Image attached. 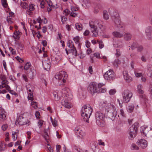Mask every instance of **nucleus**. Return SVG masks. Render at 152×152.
<instances>
[{
    "mask_svg": "<svg viewBox=\"0 0 152 152\" xmlns=\"http://www.w3.org/2000/svg\"><path fill=\"white\" fill-rule=\"evenodd\" d=\"M146 72L148 76L152 78V65H148L147 66Z\"/></svg>",
    "mask_w": 152,
    "mask_h": 152,
    "instance_id": "a211bd4d",
    "label": "nucleus"
},
{
    "mask_svg": "<svg viewBox=\"0 0 152 152\" xmlns=\"http://www.w3.org/2000/svg\"><path fill=\"white\" fill-rule=\"evenodd\" d=\"M147 136L148 137L152 136V129L150 128L148 132Z\"/></svg>",
    "mask_w": 152,
    "mask_h": 152,
    "instance_id": "774afa93",
    "label": "nucleus"
},
{
    "mask_svg": "<svg viewBox=\"0 0 152 152\" xmlns=\"http://www.w3.org/2000/svg\"><path fill=\"white\" fill-rule=\"evenodd\" d=\"M137 48V51L139 52H141L143 49V47L141 45H138Z\"/></svg>",
    "mask_w": 152,
    "mask_h": 152,
    "instance_id": "864d4df0",
    "label": "nucleus"
},
{
    "mask_svg": "<svg viewBox=\"0 0 152 152\" xmlns=\"http://www.w3.org/2000/svg\"><path fill=\"white\" fill-rule=\"evenodd\" d=\"M116 92V91L115 89H111L109 91V94L110 95H114L115 94Z\"/></svg>",
    "mask_w": 152,
    "mask_h": 152,
    "instance_id": "6e6d98bb",
    "label": "nucleus"
},
{
    "mask_svg": "<svg viewBox=\"0 0 152 152\" xmlns=\"http://www.w3.org/2000/svg\"><path fill=\"white\" fill-rule=\"evenodd\" d=\"M37 103L35 102H31V105L34 108H36L37 107Z\"/></svg>",
    "mask_w": 152,
    "mask_h": 152,
    "instance_id": "052dcab7",
    "label": "nucleus"
},
{
    "mask_svg": "<svg viewBox=\"0 0 152 152\" xmlns=\"http://www.w3.org/2000/svg\"><path fill=\"white\" fill-rule=\"evenodd\" d=\"M75 26L78 31H81L83 29L82 25L80 23H77L75 24Z\"/></svg>",
    "mask_w": 152,
    "mask_h": 152,
    "instance_id": "c756f323",
    "label": "nucleus"
},
{
    "mask_svg": "<svg viewBox=\"0 0 152 152\" xmlns=\"http://www.w3.org/2000/svg\"><path fill=\"white\" fill-rule=\"evenodd\" d=\"M134 108V105L133 104H131L128 106L127 110L129 112H132L133 111Z\"/></svg>",
    "mask_w": 152,
    "mask_h": 152,
    "instance_id": "cd10ccee",
    "label": "nucleus"
},
{
    "mask_svg": "<svg viewBox=\"0 0 152 152\" xmlns=\"http://www.w3.org/2000/svg\"><path fill=\"white\" fill-rule=\"evenodd\" d=\"M143 88L141 84L138 85L137 86V92L140 94H143L144 91L142 89Z\"/></svg>",
    "mask_w": 152,
    "mask_h": 152,
    "instance_id": "bb28decb",
    "label": "nucleus"
},
{
    "mask_svg": "<svg viewBox=\"0 0 152 152\" xmlns=\"http://www.w3.org/2000/svg\"><path fill=\"white\" fill-rule=\"evenodd\" d=\"M80 38L78 36H76L73 39L74 41L76 43H78L79 41Z\"/></svg>",
    "mask_w": 152,
    "mask_h": 152,
    "instance_id": "5fc2aeb1",
    "label": "nucleus"
},
{
    "mask_svg": "<svg viewBox=\"0 0 152 152\" xmlns=\"http://www.w3.org/2000/svg\"><path fill=\"white\" fill-rule=\"evenodd\" d=\"M21 6L24 9H26L28 7V5L25 2H22L21 3Z\"/></svg>",
    "mask_w": 152,
    "mask_h": 152,
    "instance_id": "8fccbe9b",
    "label": "nucleus"
},
{
    "mask_svg": "<svg viewBox=\"0 0 152 152\" xmlns=\"http://www.w3.org/2000/svg\"><path fill=\"white\" fill-rule=\"evenodd\" d=\"M123 75L124 78L125 80L127 82H129L132 81V77L129 75L127 72L126 71L123 72Z\"/></svg>",
    "mask_w": 152,
    "mask_h": 152,
    "instance_id": "f3484780",
    "label": "nucleus"
},
{
    "mask_svg": "<svg viewBox=\"0 0 152 152\" xmlns=\"http://www.w3.org/2000/svg\"><path fill=\"white\" fill-rule=\"evenodd\" d=\"M6 146V145L3 143L0 142V151H4Z\"/></svg>",
    "mask_w": 152,
    "mask_h": 152,
    "instance_id": "a19ab883",
    "label": "nucleus"
},
{
    "mask_svg": "<svg viewBox=\"0 0 152 152\" xmlns=\"http://www.w3.org/2000/svg\"><path fill=\"white\" fill-rule=\"evenodd\" d=\"M120 41H119L116 43L115 42L113 44V46L114 47L116 48H121L123 46V45Z\"/></svg>",
    "mask_w": 152,
    "mask_h": 152,
    "instance_id": "2f4dec72",
    "label": "nucleus"
},
{
    "mask_svg": "<svg viewBox=\"0 0 152 152\" xmlns=\"http://www.w3.org/2000/svg\"><path fill=\"white\" fill-rule=\"evenodd\" d=\"M43 121L42 120H39L38 122V126L39 128L41 127L43 124Z\"/></svg>",
    "mask_w": 152,
    "mask_h": 152,
    "instance_id": "4d7b16f0",
    "label": "nucleus"
},
{
    "mask_svg": "<svg viewBox=\"0 0 152 152\" xmlns=\"http://www.w3.org/2000/svg\"><path fill=\"white\" fill-rule=\"evenodd\" d=\"M48 148V152H53V150L51 146L48 144H47Z\"/></svg>",
    "mask_w": 152,
    "mask_h": 152,
    "instance_id": "69168bd1",
    "label": "nucleus"
},
{
    "mask_svg": "<svg viewBox=\"0 0 152 152\" xmlns=\"http://www.w3.org/2000/svg\"><path fill=\"white\" fill-rule=\"evenodd\" d=\"M112 34L114 37H116L121 38L124 36V34L117 31H114Z\"/></svg>",
    "mask_w": 152,
    "mask_h": 152,
    "instance_id": "412c9836",
    "label": "nucleus"
},
{
    "mask_svg": "<svg viewBox=\"0 0 152 152\" xmlns=\"http://www.w3.org/2000/svg\"><path fill=\"white\" fill-rule=\"evenodd\" d=\"M59 56L56 54L54 55H51V56L52 60L54 61H57L59 60Z\"/></svg>",
    "mask_w": 152,
    "mask_h": 152,
    "instance_id": "c85d7f7f",
    "label": "nucleus"
},
{
    "mask_svg": "<svg viewBox=\"0 0 152 152\" xmlns=\"http://www.w3.org/2000/svg\"><path fill=\"white\" fill-rule=\"evenodd\" d=\"M64 12L65 13V15L66 16H67L69 14H70V11L69 10H68L67 9H66L65 10Z\"/></svg>",
    "mask_w": 152,
    "mask_h": 152,
    "instance_id": "0e129e2a",
    "label": "nucleus"
},
{
    "mask_svg": "<svg viewBox=\"0 0 152 152\" xmlns=\"http://www.w3.org/2000/svg\"><path fill=\"white\" fill-rule=\"evenodd\" d=\"M1 2L2 5L5 8H7L8 7V4L6 0H1Z\"/></svg>",
    "mask_w": 152,
    "mask_h": 152,
    "instance_id": "ea45409f",
    "label": "nucleus"
},
{
    "mask_svg": "<svg viewBox=\"0 0 152 152\" xmlns=\"http://www.w3.org/2000/svg\"><path fill=\"white\" fill-rule=\"evenodd\" d=\"M68 101L67 100L63 99L62 100L61 103L65 107L69 108L71 107V106Z\"/></svg>",
    "mask_w": 152,
    "mask_h": 152,
    "instance_id": "aec40b11",
    "label": "nucleus"
},
{
    "mask_svg": "<svg viewBox=\"0 0 152 152\" xmlns=\"http://www.w3.org/2000/svg\"><path fill=\"white\" fill-rule=\"evenodd\" d=\"M104 118V115L101 112H97L96 113V122L98 126L103 127L105 125Z\"/></svg>",
    "mask_w": 152,
    "mask_h": 152,
    "instance_id": "39448f33",
    "label": "nucleus"
},
{
    "mask_svg": "<svg viewBox=\"0 0 152 152\" xmlns=\"http://www.w3.org/2000/svg\"><path fill=\"white\" fill-rule=\"evenodd\" d=\"M67 46L68 47L70 48H72V47L74 46L73 42L71 40H69L68 41Z\"/></svg>",
    "mask_w": 152,
    "mask_h": 152,
    "instance_id": "e433bc0d",
    "label": "nucleus"
},
{
    "mask_svg": "<svg viewBox=\"0 0 152 152\" xmlns=\"http://www.w3.org/2000/svg\"><path fill=\"white\" fill-rule=\"evenodd\" d=\"M13 37L15 39H19L20 37V33L18 31L14 32Z\"/></svg>",
    "mask_w": 152,
    "mask_h": 152,
    "instance_id": "7c9ffc66",
    "label": "nucleus"
},
{
    "mask_svg": "<svg viewBox=\"0 0 152 152\" xmlns=\"http://www.w3.org/2000/svg\"><path fill=\"white\" fill-rule=\"evenodd\" d=\"M140 99H143L145 101H146L147 99L146 96L143 93V94H140Z\"/></svg>",
    "mask_w": 152,
    "mask_h": 152,
    "instance_id": "09e8293b",
    "label": "nucleus"
},
{
    "mask_svg": "<svg viewBox=\"0 0 152 152\" xmlns=\"http://www.w3.org/2000/svg\"><path fill=\"white\" fill-rule=\"evenodd\" d=\"M4 88H5L7 90H10V87L8 85L6 84H0V88L2 89Z\"/></svg>",
    "mask_w": 152,
    "mask_h": 152,
    "instance_id": "473e14b6",
    "label": "nucleus"
},
{
    "mask_svg": "<svg viewBox=\"0 0 152 152\" xmlns=\"http://www.w3.org/2000/svg\"><path fill=\"white\" fill-rule=\"evenodd\" d=\"M124 39L128 41L132 37L131 34L127 32H124Z\"/></svg>",
    "mask_w": 152,
    "mask_h": 152,
    "instance_id": "4be33fe9",
    "label": "nucleus"
},
{
    "mask_svg": "<svg viewBox=\"0 0 152 152\" xmlns=\"http://www.w3.org/2000/svg\"><path fill=\"white\" fill-rule=\"evenodd\" d=\"M67 77V75L66 72L64 71H61L58 73L56 75H55V78L53 80H58V82L61 81L64 83L66 81L65 79Z\"/></svg>",
    "mask_w": 152,
    "mask_h": 152,
    "instance_id": "0eeeda50",
    "label": "nucleus"
},
{
    "mask_svg": "<svg viewBox=\"0 0 152 152\" xmlns=\"http://www.w3.org/2000/svg\"><path fill=\"white\" fill-rule=\"evenodd\" d=\"M150 129V127L148 126H142L140 128V131L142 133H143L145 136H147L148 132L149 130Z\"/></svg>",
    "mask_w": 152,
    "mask_h": 152,
    "instance_id": "dca6fc26",
    "label": "nucleus"
},
{
    "mask_svg": "<svg viewBox=\"0 0 152 152\" xmlns=\"http://www.w3.org/2000/svg\"><path fill=\"white\" fill-rule=\"evenodd\" d=\"M9 92L12 94L14 95L15 96H17L18 95L14 91L11 90V89L10 90H8Z\"/></svg>",
    "mask_w": 152,
    "mask_h": 152,
    "instance_id": "13d9d810",
    "label": "nucleus"
},
{
    "mask_svg": "<svg viewBox=\"0 0 152 152\" xmlns=\"http://www.w3.org/2000/svg\"><path fill=\"white\" fill-rule=\"evenodd\" d=\"M9 49L12 55H15L16 54V52L14 49H13L12 47L9 48Z\"/></svg>",
    "mask_w": 152,
    "mask_h": 152,
    "instance_id": "de8ad7c7",
    "label": "nucleus"
},
{
    "mask_svg": "<svg viewBox=\"0 0 152 152\" xmlns=\"http://www.w3.org/2000/svg\"><path fill=\"white\" fill-rule=\"evenodd\" d=\"M75 132L78 137L80 138H83L85 136V133L83 130V128L81 126H76L74 129Z\"/></svg>",
    "mask_w": 152,
    "mask_h": 152,
    "instance_id": "9d476101",
    "label": "nucleus"
},
{
    "mask_svg": "<svg viewBox=\"0 0 152 152\" xmlns=\"http://www.w3.org/2000/svg\"><path fill=\"white\" fill-rule=\"evenodd\" d=\"M106 91V89L105 88H102L98 90V91L99 93H103L105 92Z\"/></svg>",
    "mask_w": 152,
    "mask_h": 152,
    "instance_id": "603ef678",
    "label": "nucleus"
},
{
    "mask_svg": "<svg viewBox=\"0 0 152 152\" xmlns=\"http://www.w3.org/2000/svg\"><path fill=\"white\" fill-rule=\"evenodd\" d=\"M62 93L63 96L64 97V99L70 101L72 99L73 96L72 93L69 88H64L62 90Z\"/></svg>",
    "mask_w": 152,
    "mask_h": 152,
    "instance_id": "6e6552de",
    "label": "nucleus"
},
{
    "mask_svg": "<svg viewBox=\"0 0 152 152\" xmlns=\"http://www.w3.org/2000/svg\"><path fill=\"white\" fill-rule=\"evenodd\" d=\"M92 110L89 104L85 105L81 110V114L83 120L86 122H88L89 118L91 114Z\"/></svg>",
    "mask_w": 152,
    "mask_h": 152,
    "instance_id": "f03ea898",
    "label": "nucleus"
},
{
    "mask_svg": "<svg viewBox=\"0 0 152 152\" xmlns=\"http://www.w3.org/2000/svg\"><path fill=\"white\" fill-rule=\"evenodd\" d=\"M132 96V92L128 90H124L122 93V101L124 103L129 102Z\"/></svg>",
    "mask_w": 152,
    "mask_h": 152,
    "instance_id": "1a4fd4ad",
    "label": "nucleus"
},
{
    "mask_svg": "<svg viewBox=\"0 0 152 152\" xmlns=\"http://www.w3.org/2000/svg\"><path fill=\"white\" fill-rule=\"evenodd\" d=\"M105 110L107 112V116L111 119H114L117 115V111L114 105L109 103L105 107Z\"/></svg>",
    "mask_w": 152,
    "mask_h": 152,
    "instance_id": "7ed1b4c3",
    "label": "nucleus"
},
{
    "mask_svg": "<svg viewBox=\"0 0 152 152\" xmlns=\"http://www.w3.org/2000/svg\"><path fill=\"white\" fill-rule=\"evenodd\" d=\"M89 26L91 28V30L93 33V37H97L99 32L97 27L99 28L101 31L105 30L106 27L104 25L103 22L100 20H96L94 21H90Z\"/></svg>",
    "mask_w": 152,
    "mask_h": 152,
    "instance_id": "f257e3e1",
    "label": "nucleus"
},
{
    "mask_svg": "<svg viewBox=\"0 0 152 152\" xmlns=\"http://www.w3.org/2000/svg\"><path fill=\"white\" fill-rule=\"evenodd\" d=\"M137 145L142 149H145L147 147L148 143L147 141L144 139L138 140L137 142Z\"/></svg>",
    "mask_w": 152,
    "mask_h": 152,
    "instance_id": "ddd939ff",
    "label": "nucleus"
},
{
    "mask_svg": "<svg viewBox=\"0 0 152 152\" xmlns=\"http://www.w3.org/2000/svg\"><path fill=\"white\" fill-rule=\"evenodd\" d=\"M138 45L135 43H133L131 46V48L132 49H134L136 48H137Z\"/></svg>",
    "mask_w": 152,
    "mask_h": 152,
    "instance_id": "3c124183",
    "label": "nucleus"
},
{
    "mask_svg": "<svg viewBox=\"0 0 152 152\" xmlns=\"http://www.w3.org/2000/svg\"><path fill=\"white\" fill-rule=\"evenodd\" d=\"M69 51L70 53H72L73 55L75 56H77V51L75 47L74 46L70 48L69 50Z\"/></svg>",
    "mask_w": 152,
    "mask_h": 152,
    "instance_id": "5701e85b",
    "label": "nucleus"
},
{
    "mask_svg": "<svg viewBox=\"0 0 152 152\" xmlns=\"http://www.w3.org/2000/svg\"><path fill=\"white\" fill-rule=\"evenodd\" d=\"M97 42L99 44V47L100 48H102L104 46L102 40H97Z\"/></svg>",
    "mask_w": 152,
    "mask_h": 152,
    "instance_id": "c03bdc74",
    "label": "nucleus"
},
{
    "mask_svg": "<svg viewBox=\"0 0 152 152\" xmlns=\"http://www.w3.org/2000/svg\"><path fill=\"white\" fill-rule=\"evenodd\" d=\"M9 83L8 82L6 79H3L1 83V84H8Z\"/></svg>",
    "mask_w": 152,
    "mask_h": 152,
    "instance_id": "e2e57ef3",
    "label": "nucleus"
},
{
    "mask_svg": "<svg viewBox=\"0 0 152 152\" xmlns=\"http://www.w3.org/2000/svg\"><path fill=\"white\" fill-rule=\"evenodd\" d=\"M67 20V18L65 16H63L61 17V21L63 24H65Z\"/></svg>",
    "mask_w": 152,
    "mask_h": 152,
    "instance_id": "a18cd8bd",
    "label": "nucleus"
},
{
    "mask_svg": "<svg viewBox=\"0 0 152 152\" xmlns=\"http://www.w3.org/2000/svg\"><path fill=\"white\" fill-rule=\"evenodd\" d=\"M112 19L115 23V25L119 29L122 28L123 29H124V26L121 23L119 17V15L116 12H114L112 16Z\"/></svg>",
    "mask_w": 152,
    "mask_h": 152,
    "instance_id": "423d86ee",
    "label": "nucleus"
},
{
    "mask_svg": "<svg viewBox=\"0 0 152 152\" xmlns=\"http://www.w3.org/2000/svg\"><path fill=\"white\" fill-rule=\"evenodd\" d=\"M121 64V61L119 59H117L115 60L113 63V65L116 67H117L118 65Z\"/></svg>",
    "mask_w": 152,
    "mask_h": 152,
    "instance_id": "72a5a7b5",
    "label": "nucleus"
},
{
    "mask_svg": "<svg viewBox=\"0 0 152 152\" xmlns=\"http://www.w3.org/2000/svg\"><path fill=\"white\" fill-rule=\"evenodd\" d=\"M145 33L147 38L148 39H151L152 35V27L148 26L146 27L145 29Z\"/></svg>",
    "mask_w": 152,
    "mask_h": 152,
    "instance_id": "4468645a",
    "label": "nucleus"
},
{
    "mask_svg": "<svg viewBox=\"0 0 152 152\" xmlns=\"http://www.w3.org/2000/svg\"><path fill=\"white\" fill-rule=\"evenodd\" d=\"M103 15L104 18V19L107 20L109 19V15L107 11H103Z\"/></svg>",
    "mask_w": 152,
    "mask_h": 152,
    "instance_id": "4c0bfd02",
    "label": "nucleus"
},
{
    "mask_svg": "<svg viewBox=\"0 0 152 152\" xmlns=\"http://www.w3.org/2000/svg\"><path fill=\"white\" fill-rule=\"evenodd\" d=\"M31 66V64L28 62L24 66V69L25 70H27L29 68L30 66Z\"/></svg>",
    "mask_w": 152,
    "mask_h": 152,
    "instance_id": "49530a36",
    "label": "nucleus"
},
{
    "mask_svg": "<svg viewBox=\"0 0 152 152\" xmlns=\"http://www.w3.org/2000/svg\"><path fill=\"white\" fill-rule=\"evenodd\" d=\"M137 123H135L133 124L128 130V138L130 140H133L135 137L137 131Z\"/></svg>",
    "mask_w": 152,
    "mask_h": 152,
    "instance_id": "20e7f679",
    "label": "nucleus"
},
{
    "mask_svg": "<svg viewBox=\"0 0 152 152\" xmlns=\"http://www.w3.org/2000/svg\"><path fill=\"white\" fill-rule=\"evenodd\" d=\"M131 149L132 150H138L139 149V147L135 144L133 143L131 145Z\"/></svg>",
    "mask_w": 152,
    "mask_h": 152,
    "instance_id": "37998d69",
    "label": "nucleus"
},
{
    "mask_svg": "<svg viewBox=\"0 0 152 152\" xmlns=\"http://www.w3.org/2000/svg\"><path fill=\"white\" fill-rule=\"evenodd\" d=\"M30 121L28 120H27L26 118H24L23 116L22 122L20 123V125H24L25 124L29 125Z\"/></svg>",
    "mask_w": 152,
    "mask_h": 152,
    "instance_id": "393cba45",
    "label": "nucleus"
},
{
    "mask_svg": "<svg viewBox=\"0 0 152 152\" xmlns=\"http://www.w3.org/2000/svg\"><path fill=\"white\" fill-rule=\"evenodd\" d=\"M42 65L44 69L48 70L50 67V63L48 60L44 61L42 62Z\"/></svg>",
    "mask_w": 152,
    "mask_h": 152,
    "instance_id": "2eb2a0df",
    "label": "nucleus"
},
{
    "mask_svg": "<svg viewBox=\"0 0 152 152\" xmlns=\"http://www.w3.org/2000/svg\"><path fill=\"white\" fill-rule=\"evenodd\" d=\"M88 91L92 95L98 91L97 84L95 82L91 83L88 87Z\"/></svg>",
    "mask_w": 152,
    "mask_h": 152,
    "instance_id": "9b49d317",
    "label": "nucleus"
},
{
    "mask_svg": "<svg viewBox=\"0 0 152 152\" xmlns=\"http://www.w3.org/2000/svg\"><path fill=\"white\" fill-rule=\"evenodd\" d=\"M107 102L106 101H103L101 102L100 103L99 106H100L101 108L104 107H106V106H107Z\"/></svg>",
    "mask_w": 152,
    "mask_h": 152,
    "instance_id": "58836bf2",
    "label": "nucleus"
},
{
    "mask_svg": "<svg viewBox=\"0 0 152 152\" xmlns=\"http://www.w3.org/2000/svg\"><path fill=\"white\" fill-rule=\"evenodd\" d=\"M8 126L7 124H4L2 126V129L3 131L6 130Z\"/></svg>",
    "mask_w": 152,
    "mask_h": 152,
    "instance_id": "bf43d9fd",
    "label": "nucleus"
},
{
    "mask_svg": "<svg viewBox=\"0 0 152 152\" xmlns=\"http://www.w3.org/2000/svg\"><path fill=\"white\" fill-rule=\"evenodd\" d=\"M5 111L2 109L0 110V121H3L6 119Z\"/></svg>",
    "mask_w": 152,
    "mask_h": 152,
    "instance_id": "6ab92c4d",
    "label": "nucleus"
},
{
    "mask_svg": "<svg viewBox=\"0 0 152 152\" xmlns=\"http://www.w3.org/2000/svg\"><path fill=\"white\" fill-rule=\"evenodd\" d=\"M28 100H31L32 101L33 100V93H29L28 92Z\"/></svg>",
    "mask_w": 152,
    "mask_h": 152,
    "instance_id": "79ce46f5",
    "label": "nucleus"
},
{
    "mask_svg": "<svg viewBox=\"0 0 152 152\" xmlns=\"http://www.w3.org/2000/svg\"><path fill=\"white\" fill-rule=\"evenodd\" d=\"M104 76L105 79L111 80L115 79V75L113 70L110 69L106 72Z\"/></svg>",
    "mask_w": 152,
    "mask_h": 152,
    "instance_id": "f8f14e48",
    "label": "nucleus"
},
{
    "mask_svg": "<svg viewBox=\"0 0 152 152\" xmlns=\"http://www.w3.org/2000/svg\"><path fill=\"white\" fill-rule=\"evenodd\" d=\"M17 132H12V137L14 141H15L17 138Z\"/></svg>",
    "mask_w": 152,
    "mask_h": 152,
    "instance_id": "f704fd0d",
    "label": "nucleus"
},
{
    "mask_svg": "<svg viewBox=\"0 0 152 152\" xmlns=\"http://www.w3.org/2000/svg\"><path fill=\"white\" fill-rule=\"evenodd\" d=\"M22 118L23 115H20L16 120L15 123L16 124H18L19 125H20V123H21L22 122Z\"/></svg>",
    "mask_w": 152,
    "mask_h": 152,
    "instance_id": "c9c22d12",
    "label": "nucleus"
},
{
    "mask_svg": "<svg viewBox=\"0 0 152 152\" xmlns=\"http://www.w3.org/2000/svg\"><path fill=\"white\" fill-rule=\"evenodd\" d=\"M48 130V129H45L44 130V132L43 134V136L44 137L45 139L46 140V141L48 142L47 141L49 139V135L48 134V133H47V131Z\"/></svg>",
    "mask_w": 152,
    "mask_h": 152,
    "instance_id": "a878e982",
    "label": "nucleus"
},
{
    "mask_svg": "<svg viewBox=\"0 0 152 152\" xmlns=\"http://www.w3.org/2000/svg\"><path fill=\"white\" fill-rule=\"evenodd\" d=\"M93 55L96 58H103L104 59V60L103 61L104 62H106L107 60L106 57V56H100V54L98 53H95L93 54Z\"/></svg>",
    "mask_w": 152,
    "mask_h": 152,
    "instance_id": "b1692460",
    "label": "nucleus"
},
{
    "mask_svg": "<svg viewBox=\"0 0 152 152\" xmlns=\"http://www.w3.org/2000/svg\"><path fill=\"white\" fill-rule=\"evenodd\" d=\"M116 52L115 55L117 57H118L121 55V53L118 49H116Z\"/></svg>",
    "mask_w": 152,
    "mask_h": 152,
    "instance_id": "680f3d73",
    "label": "nucleus"
},
{
    "mask_svg": "<svg viewBox=\"0 0 152 152\" xmlns=\"http://www.w3.org/2000/svg\"><path fill=\"white\" fill-rule=\"evenodd\" d=\"M120 114L123 117H125V115L124 113V111L122 109H121L120 110Z\"/></svg>",
    "mask_w": 152,
    "mask_h": 152,
    "instance_id": "338daca9",
    "label": "nucleus"
}]
</instances>
